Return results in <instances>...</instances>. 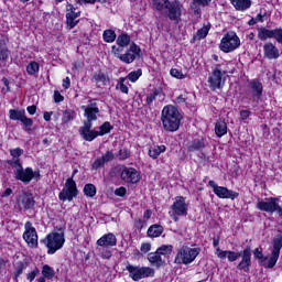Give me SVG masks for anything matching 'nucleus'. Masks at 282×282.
<instances>
[{"instance_id": "obj_1", "label": "nucleus", "mask_w": 282, "mask_h": 282, "mask_svg": "<svg viewBox=\"0 0 282 282\" xmlns=\"http://www.w3.org/2000/svg\"><path fill=\"white\" fill-rule=\"evenodd\" d=\"M216 256L218 259H228L229 263H234L240 257L241 260L237 265V270H243L245 272H250V267L252 265V249L247 247L242 251H230V250H221L219 248L216 249Z\"/></svg>"}, {"instance_id": "obj_2", "label": "nucleus", "mask_w": 282, "mask_h": 282, "mask_svg": "<svg viewBox=\"0 0 282 282\" xmlns=\"http://www.w3.org/2000/svg\"><path fill=\"white\" fill-rule=\"evenodd\" d=\"M161 121L164 131L175 133L180 129L182 113H180V110L175 106H165L161 113Z\"/></svg>"}, {"instance_id": "obj_3", "label": "nucleus", "mask_w": 282, "mask_h": 282, "mask_svg": "<svg viewBox=\"0 0 282 282\" xmlns=\"http://www.w3.org/2000/svg\"><path fill=\"white\" fill-rule=\"evenodd\" d=\"M84 116L87 119L84 121V126L79 128V135L83 138L86 133H89V129L94 127L91 122L98 120V113H100V108H98V102L96 99L89 101L87 106H82Z\"/></svg>"}, {"instance_id": "obj_4", "label": "nucleus", "mask_w": 282, "mask_h": 282, "mask_svg": "<svg viewBox=\"0 0 282 282\" xmlns=\"http://www.w3.org/2000/svg\"><path fill=\"white\" fill-rule=\"evenodd\" d=\"M47 248V254H55L57 250H61L65 246L64 232H51L45 239L41 240Z\"/></svg>"}, {"instance_id": "obj_5", "label": "nucleus", "mask_w": 282, "mask_h": 282, "mask_svg": "<svg viewBox=\"0 0 282 282\" xmlns=\"http://www.w3.org/2000/svg\"><path fill=\"white\" fill-rule=\"evenodd\" d=\"M241 45V40H239V36L237 33L230 31L227 34L224 35L220 42V50L221 52H225V54H228L230 52H235Z\"/></svg>"}, {"instance_id": "obj_6", "label": "nucleus", "mask_w": 282, "mask_h": 282, "mask_svg": "<svg viewBox=\"0 0 282 282\" xmlns=\"http://www.w3.org/2000/svg\"><path fill=\"white\" fill-rule=\"evenodd\" d=\"M126 270L129 271V276L132 281L148 279V276H153L155 274V270L151 267H134L133 264H128Z\"/></svg>"}, {"instance_id": "obj_7", "label": "nucleus", "mask_w": 282, "mask_h": 282, "mask_svg": "<svg viewBox=\"0 0 282 282\" xmlns=\"http://www.w3.org/2000/svg\"><path fill=\"white\" fill-rule=\"evenodd\" d=\"M199 252V248L182 247L177 252L174 262L180 264L183 263L185 265L193 263L194 259H197Z\"/></svg>"}, {"instance_id": "obj_8", "label": "nucleus", "mask_w": 282, "mask_h": 282, "mask_svg": "<svg viewBox=\"0 0 282 282\" xmlns=\"http://www.w3.org/2000/svg\"><path fill=\"white\" fill-rule=\"evenodd\" d=\"M170 215L175 221H178L180 218L177 217H186L188 215V205L186 204V198L183 196H177L171 206Z\"/></svg>"}, {"instance_id": "obj_9", "label": "nucleus", "mask_w": 282, "mask_h": 282, "mask_svg": "<svg viewBox=\"0 0 282 282\" xmlns=\"http://www.w3.org/2000/svg\"><path fill=\"white\" fill-rule=\"evenodd\" d=\"M15 180L30 184L32 180H41V172L32 170V167L23 169V165L19 170H14Z\"/></svg>"}, {"instance_id": "obj_10", "label": "nucleus", "mask_w": 282, "mask_h": 282, "mask_svg": "<svg viewBox=\"0 0 282 282\" xmlns=\"http://www.w3.org/2000/svg\"><path fill=\"white\" fill-rule=\"evenodd\" d=\"M78 195V188L73 177L68 178L58 197L61 202H72Z\"/></svg>"}, {"instance_id": "obj_11", "label": "nucleus", "mask_w": 282, "mask_h": 282, "mask_svg": "<svg viewBox=\"0 0 282 282\" xmlns=\"http://www.w3.org/2000/svg\"><path fill=\"white\" fill-rule=\"evenodd\" d=\"M9 118H10V120H19L20 122H22V124L24 127V131H32L34 120H32V118H28V116H25V109H22V110L11 109V110H9Z\"/></svg>"}, {"instance_id": "obj_12", "label": "nucleus", "mask_w": 282, "mask_h": 282, "mask_svg": "<svg viewBox=\"0 0 282 282\" xmlns=\"http://www.w3.org/2000/svg\"><path fill=\"white\" fill-rule=\"evenodd\" d=\"M111 129H113V126H111L109 121H106L99 127V131L89 129L82 138L86 142H94L98 135H107V133H111Z\"/></svg>"}, {"instance_id": "obj_13", "label": "nucleus", "mask_w": 282, "mask_h": 282, "mask_svg": "<svg viewBox=\"0 0 282 282\" xmlns=\"http://www.w3.org/2000/svg\"><path fill=\"white\" fill-rule=\"evenodd\" d=\"M25 231L23 234V239L31 248H36L39 246V235L36 234V228L32 226V223L26 221L24 225Z\"/></svg>"}, {"instance_id": "obj_14", "label": "nucleus", "mask_w": 282, "mask_h": 282, "mask_svg": "<svg viewBox=\"0 0 282 282\" xmlns=\"http://www.w3.org/2000/svg\"><path fill=\"white\" fill-rule=\"evenodd\" d=\"M163 14L167 17L170 21H176L178 23L180 19H182V3L177 0L170 2Z\"/></svg>"}, {"instance_id": "obj_15", "label": "nucleus", "mask_w": 282, "mask_h": 282, "mask_svg": "<svg viewBox=\"0 0 282 282\" xmlns=\"http://www.w3.org/2000/svg\"><path fill=\"white\" fill-rule=\"evenodd\" d=\"M78 17H80V10H78L74 4L67 3L66 6V23L69 30H74L78 25Z\"/></svg>"}, {"instance_id": "obj_16", "label": "nucleus", "mask_w": 282, "mask_h": 282, "mask_svg": "<svg viewBox=\"0 0 282 282\" xmlns=\"http://www.w3.org/2000/svg\"><path fill=\"white\" fill-rule=\"evenodd\" d=\"M279 198L276 197H270L265 198L264 200L261 198H258L256 207L258 210H262L263 213H276V205L279 204Z\"/></svg>"}, {"instance_id": "obj_17", "label": "nucleus", "mask_w": 282, "mask_h": 282, "mask_svg": "<svg viewBox=\"0 0 282 282\" xmlns=\"http://www.w3.org/2000/svg\"><path fill=\"white\" fill-rule=\"evenodd\" d=\"M141 50L135 45V43H132L127 51V53L117 55V58L121 61V63H126L127 65H131L133 61H135V57L140 55Z\"/></svg>"}, {"instance_id": "obj_18", "label": "nucleus", "mask_w": 282, "mask_h": 282, "mask_svg": "<svg viewBox=\"0 0 282 282\" xmlns=\"http://www.w3.org/2000/svg\"><path fill=\"white\" fill-rule=\"evenodd\" d=\"M208 83L210 88L214 90L221 89V87H224L223 73L221 68H219V65L213 69L212 75L208 77Z\"/></svg>"}, {"instance_id": "obj_19", "label": "nucleus", "mask_w": 282, "mask_h": 282, "mask_svg": "<svg viewBox=\"0 0 282 282\" xmlns=\"http://www.w3.org/2000/svg\"><path fill=\"white\" fill-rule=\"evenodd\" d=\"M121 180L127 184H138L140 182V172L133 167H124L121 172Z\"/></svg>"}, {"instance_id": "obj_20", "label": "nucleus", "mask_w": 282, "mask_h": 282, "mask_svg": "<svg viewBox=\"0 0 282 282\" xmlns=\"http://www.w3.org/2000/svg\"><path fill=\"white\" fill-rule=\"evenodd\" d=\"M34 196L31 193H23L18 198V206L22 208V210H30V208H34Z\"/></svg>"}, {"instance_id": "obj_21", "label": "nucleus", "mask_w": 282, "mask_h": 282, "mask_svg": "<svg viewBox=\"0 0 282 282\" xmlns=\"http://www.w3.org/2000/svg\"><path fill=\"white\" fill-rule=\"evenodd\" d=\"M249 91L251 93L252 98L261 100L263 96V84L259 79H252L249 82Z\"/></svg>"}, {"instance_id": "obj_22", "label": "nucleus", "mask_w": 282, "mask_h": 282, "mask_svg": "<svg viewBox=\"0 0 282 282\" xmlns=\"http://www.w3.org/2000/svg\"><path fill=\"white\" fill-rule=\"evenodd\" d=\"M117 243L118 238H116V235L111 232L104 235L97 240V246H100V248H113Z\"/></svg>"}, {"instance_id": "obj_23", "label": "nucleus", "mask_w": 282, "mask_h": 282, "mask_svg": "<svg viewBox=\"0 0 282 282\" xmlns=\"http://www.w3.org/2000/svg\"><path fill=\"white\" fill-rule=\"evenodd\" d=\"M214 193L220 199H237V197H239V193L224 186L216 187V192Z\"/></svg>"}, {"instance_id": "obj_24", "label": "nucleus", "mask_w": 282, "mask_h": 282, "mask_svg": "<svg viewBox=\"0 0 282 282\" xmlns=\"http://www.w3.org/2000/svg\"><path fill=\"white\" fill-rule=\"evenodd\" d=\"M113 160V152L107 151L101 158H98L95 160V162L91 164L93 171H99V169H102L107 162H111Z\"/></svg>"}, {"instance_id": "obj_25", "label": "nucleus", "mask_w": 282, "mask_h": 282, "mask_svg": "<svg viewBox=\"0 0 282 282\" xmlns=\"http://www.w3.org/2000/svg\"><path fill=\"white\" fill-rule=\"evenodd\" d=\"M263 52L265 58H268L269 61H276V58L281 56V54L279 53V48L270 42L263 45Z\"/></svg>"}, {"instance_id": "obj_26", "label": "nucleus", "mask_w": 282, "mask_h": 282, "mask_svg": "<svg viewBox=\"0 0 282 282\" xmlns=\"http://www.w3.org/2000/svg\"><path fill=\"white\" fill-rule=\"evenodd\" d=\"M213 0H192L189 8L193 10L195 17H202V8H208Z\"/></svg>"}, {"instance_id": "obj_27", "label": "nucleus", "mask_w": 282, "mask_h": 282, "mask_svg": "<svg viewBox=\"0 0 282 282\" xmlns=\"http://www.w3.org/2000/svg\"><path fill=\"white\" fill-rule=\"evenodd\" d=\"M208 145V141L204 138L194 139L188 145L187 151L195 153V151H203Z\"/></svg>"}, {"instance_id": "obj_28", "label": "nucleus", "mask_w": 282, "mask_h": 282, "mask_svg": "<svg viewBox=\"0 0 282 282\" xmlns=\"http://www.w3.org/2000/svg\"><path fill=\"white\" fill-rule=\"evenodd\" d=\"M26 268H30V261L28 259H24L23 261H18L15 263L13 273L14 281H19V276L23 274V271L26 270Z\"/></svg>"}, {"instance_id": "obj_29", "label": "nucleus", "mask_w": 282, "mask_h": 282, "mask_svg": "<svg viewBox=\"0 0 282 282\" xmlns=\"http://www.w3.org/2000/svg\"><path fill=\"white\" fill-rule=\"evenodd\" d=\"M148 261L151 263V265H154V268H162V265H164V260L158 251L150 252L148 254Z\"/></svg>"}, {"instance_id": "obj_30", "label": "nucleus", "mask_w": 282, "mask_h": 282, "mask_svg": "<svg viewBox=\"0 0 282 282\" xmlns=\"http://www.w3.org/2000/svg\"><path fill=\"white\" fill-rule=\"evenodd\" d=\"M231 4L236 10H239L240 12H245V10H249V8L252 6L251 0H231Z\"/></svg>"}, {"instance_id": "obj_31", "label": "nucleus", "mask_w": 282, "mask_h": 282, "mask_svg": "<svg viewBox=\"0 0 282 282\" xmlns=\"http://www.w3.org/2000/svg\"><path fill=\"white\" fill-rule=\"evenodd\" d=\"M152 3L155 10L161 12V14H164L165 10L169 9V6H171V1L169 0H153Z\"/></svg>"}, {"instance_id": "obj_32", "label": "nucleus", "mask_w": 282, "mask_h": 282, "mask_svg": "<svg viewBox=\"0 0 282 282\" xmlns=\"http://www.w3.org/2000/svg\"><path fill=\"white\" fill-rule=\"evenodd\" d=\"M215 133L218 138H223V135H226L228 133V126L225 123V121L216 122Z\"/></svg>"}, {"instance_id": "obj_33", "label": "nucleus", "mask_w": 282, "mask_h": 282, "mask_svg": "<svg viewBox=\"0 0 282 282\" xmlns=\"http://www.w3.org/2000/svg\"><path fill=\"white\" fill-rule=\"evenodd\" d=\"M164 232V227L162 225H152L148 229V236L155 238L160 237Z\"/></svg>"}, {"instance_id": "obj_34", "label": "nucleus", "mask_w": 282, "mask_h": 282, "mask_svg": "<svg viewBox=\"0 0 282 282\" xmlns=\"http://www.w3.org/2000/svg\"><path fill=\"white\" fill-rule=\"evenodd\" d=\"M166 151V145H156L149 150V155L153 160H158L160 158L161 153H164Z\"/></svg>"}, {"instance_id": "obj_35", "label": "nucleus", "mask_w": 282, "mask_h": 282, "mask_svg": "<svg viewBox=\"0 0 282 282\" xmlns=\"http://www.w3.org/2000/svg\"><path fill=\"white\" fill-rule=\"evenodd\" d=\"M95 83H101V85H107L109 84V75L102 73V72H97L93 76Z\"/></svg>"}, {"instance_id": "obj_36", "label": "nucleus", "mask_w": 282, "mask_h": 282, "mask_svg": "<svg viewBox=\"0 0 282 282\" xmlns=\"http://www.w3.org/2000/svg\"><path fill=\"white\" fill-rule=\"evenodd\" d=\"M116 37H117L116 31L111 29H107L102 33V39L105 43H113L116 41Z\"/></svg>"}, {"instance_id": "obj_37", "label": "nucleus", "mask_w": 282, "mask_h": 282, "mask_svg": "<svg viewBox=\"0 0 282 282\" xmlns=\"http://www.w3.org/2000/svg\"><path fill=\"white\" fill-rule=\"evenodd\" d=\"M208 32H210V26L208 25L203 26L194 35L193 37L194 41H202V39H206V36H208Z\"/></svg>"}, {"instance_id": "obj_38", "label": "nucleus", "mask_w": 282, "mask_h": 282, "mask_svg": "<svg viewBox=\"0 0 282 282\" xmlns=\"http://www.w3.org/2000/svg\"><path fill=\"white\" fill-rule=\"evenodd\" d=\"M258 39L260 41H268V39H272V30L265 28L258 29Z\"/></svg>"}, {"instance_id": "obj_39", "label": "nucleus", "mask_w": 282, "mask_h": 282, "mask_svg": "<svg viewBox=\"0 0 282 282\" xmlns=\"http://www.w3.org/2000/svg\"><path fill=\"white\" fill-rule=\"evenodd\" d=\"M130 43L131 36H129V34L127 33H122L117 37V45H119V47H127V45H129Z\"/></svg>"}, {"instance_id": "obj_40", "label": "nucleus", "mask_w": 282, "mask_h": 282, "mask_svg": "<svg viewBox=\"0 0 282 282\" xmlns=\"http://www.w3.org/2000/svg\"><path fill=\"white\" fill-rule=\"evenodd\" d=\"M281 248H282V235H278L273 239V249L272 252L274 254H281Z\"/></svg>"}, {"instance_id": "obj_41", "label": "nucleus", "mask_w": 282, "mask_h": 282, "mask_svg": "<svg viewBox=\"0 0 282 282\" xmlns=\"http://www.w3.org/2000/svg\"><path fill=\"white\" fill-rule=\"evenodd\" d=\"M76 118V111L74 110H64L63 111V117H62V122L63 124H68V122H72Z\"/></svg>"}, {"instance_id": "obj_42", "label": "nucleus", "mask_w": 282, "mask_h": 282, "mask_svg": "<svg viewBox=\"0 0 282 282\" xmlns=\"http://www.w3.org/2000/svg\"><path fill=\"white\" fill-rule=\"evenodd\" d=\"M56 272L54 271V269L52 267H50L48 264H44L42 268V276H44L45 279L52 280L53 276H55Z\"/></svg>"}, {"instance_id": "obj_43", "label": "nucleus", "mask_w": 282, "mask_h": 282, "mask_svg": "<svg viewBox=\"0 0 282 282\" xmlns=\"http://www.w3.org/2000/svg\"><path fill=\"white\" fill-rule=\"evenodd\" d=\"M10 58V51L3 41H0V61H8Z\"/></svg>"}, {"instance_id": "obj_44", "label": "nucleus", "mask_w": 282, "mask_h": 282, "mask_svg": "<svg viewBox=\"0 0 282 282\" xmlns=\"http://www.w3.org/2000/svg\"><path fill=\"white\" fill-rule=\"evenodd\" d=\"M84 193L87 197H96V185L88 183L84 186Z\"/></svg>"}, {"instance_id": "obj_45", "label": "nucleus", "mask_w": 282, "mask_h": 282, "mask_svg": "<svg viewBox=\"0 0 282 282\" xmlns=\"http://www.w3.org/2000/svg\"><path fill=\"white\" fill-rule=\"evenodd\" d=\"M156 252L161 256L171 254L173 252V245H162L156 249Z\"/></svg>"}, {"instance_id": "obj_46", "label": "nucleus", "mask_w": 282, "mask_h": 282, "mask_svg": "<svg viewBox=\"0 0 282 282\" xmlns=\"http://www.w3.org/2000/svg\"><path fill=\"white\" fill-rule=\"evenodd\" d=\"M39 69H40V66L36 62H31L26 66V72H28L29 76H34V74H39Z\"/></svg>"}, {"instance_id": "obj_47", "label": "nucleus", "mask_w": 282, "mask_h": 282, "mask_svg": "<svg viewBox=\"0 0 282 282\" xmlns=\"http://www.w3.org/2000/svg\"><path fill=\"white\" fill-rule=\"evenodd\" d=\"M160 94H162L160 89H153L152 93L147 96V105H153V101L155 98H158V96H160Z\"/></svg>"}, {"instance_id": "obj_48", "label": "nucleus", "mask_w": 282, "mask_h": 282, "mask_svg": "<svg viewBox=\"0 0 282 282\" xmlns=\"http://www.w3.org/2000/svg\"><path fill=\"white\" fill-rule=\"evenodd\" d=\"M276 261H279V253H271L268 264H263L264 268H274L276 265Z\"/></svg>"}, {"instance_id": "obj_49", "label": "nucleus", "mask_w": 282, "mask_h": 282, "mask_svg": "<svg viewBox=\"0 0 282 282\" xmlns=\"http://www.w3.org/2000/svg\"><path fill=\"white\" fill-rule=\"evenodd\" d=\"M142 76V69L133 70L130 74H128V80H131V83H135L138 78Z\"/></svg>"}, {"instance_id": "obj_50", "label": "nucleus", "mask_w": 282, "mask_h": 282, "mask_svg": "<svg viewBox=\"0 0 282 282\" xmlns=\"http://www.w3.org/2000/svg\"><path fill=\"white\" fill-rule=\"evenodd\" d=\"M99 256L101 257V259H111L112 253L111 250L106 249V247H101L98 249Z\"/></svg>"}, {"instance_id": "obj_51", "label": "nucleus", "mask_w": 282, "mask_h": 282, "mask_svg": "<svg viewBox=\"0 0 282 282\" xmlns=\"http://www.w3.org/2000/svg\"><path fill=\"white\" fill-rule=\"evenodd\" d=\"M7 164L12 166V169H14V171H19V167L23 166L21 164V160L20 159H14V158L12 160L7 161Z\"/></svg>"}, {"instance_id": "obj_52", "label": "nucleus", "mask_w": 282, "mask_h": 282, "mask_svg": "<svg viewBox=\"0 0 282 282\" xmlns=\"http://www.w3.org/2000/svg\"><path fill=\"white\" fill-rule=\"evenodd\" d=\"M126 78H120L119 83L117 84V89H120L122 94H129V87L124 85Z\"/></svg>"}, {"instance_id": "obj_53", "label": "nucleus", "mask_w": 282, "mask_h": 282, "mask_svg": "<svg viewBox=\"0 0 282 282\" xmlns=\"http://www.w3.org/2000/svg\"><path fill=\"white\" fill-rule=\"evenodd\" d=\"M272 39H275L282 45V29L272 30Z\"/></svg>"}, {"instance_id": "obj_54", "label": "nucleus", "mask_w": 282, "mask_h": 282, "mask_svg": "<svg viewBox=\"0 0 282 282\" xmlns=\"http://www.w3.org/2000/svg\"><path fill=\"white\" fill-rule=\"evenodd\" d=\"M170 74H171V76H173V78H178L180 80L186 78V75H183V74L181 73V70L177 69V68H172V69L170 70Z\"/></svg>"}, {"instance_id": "obj_55", "label": "nucleus", "mask_w": 282, "mask_h": 282, "mask_svg": "<svg viewBox=\"0 0 282 282\" xmlns=\"http://www.w3.org/2000/svg\"><path fill=\"white\" fill-rule=\"evenodd\" d=\"M39 274H41V271L39 268H34L33 271L26 274V279L28 281L32 282L34 279H36V276H39Z\"/></svg>"}, {"instance_id": "obj_56", "label": "nucleus", "mask_w": 282, "mask_h": 282, "mask_svg": "<svg viewBox=\"0 0 282 282\" xmlns=\"http://www.w3.org/2000/svg\"><path fill=\"white\" fill-rule=\"evenodd\" d=\"M118 158L119 160H129V158H131V152L127 149L119 150Z\"/></svg>"}, {"instance_id": "obj_57", "label": "nucleus", "mask_w": 282, "mask_h": 282, "mask_svg": "<svg viewBox=\"0 0 282 282\" xmlns=\"http://www.w3.org/2000/svg\"><path fill=\"white\" fill-rule=\"evenodd\" d=\"M10 155H12L14 159H19L21 155H23V150L21 148L12 149L10 150Z\"/></svg>"}, {"instance_id": "obj_58", "label": "nucleus", "mask_w": 282, "mask_h": 282, "mask_svg": "<svg viewBox=\"0 0 282 282\" xmlns=\"http://www.w3.org/2000/svg\"><path fill=\"white\" fill-rule=\"evenodd\" d=\"M115 195H117V197H124V195H127V187H119L115 191Z\"/></svg>"}, {"instance_id": "obj_59", "label": "nucleus", "mask_w": 282, "mask_h": 282, "mask_svg": "<svg viewBox=\"0 0 282 282\" xmlns=\"http://www.w3.org/2000/svg\"><path fill=\"white\" fill-rule=\"evenodd\" d=\"M140 250L141 252H144L147 254V252H150L151 250V243L149 242L142 243Z\"/></svg>"}, {"instance_id": "obj_60", "label": "nucleus", "mask_w": 282, "mask_h": 282, "mask_svg": "<svg viewBox=\"0 0 282 282\" xmlns=\"http://www.w3.org/2000/svg\"><path fill=\"white\" fill-rule=\"evenodd\" d=\"M240 118L241 120H248V118H250V110H241Z\"/></svg>"}, {"instance_id": "obj_61", "label": "nucleus", "mask_w": 282, "mask_h": 282, "mask_svg": "<svg viewBox=\"0 0 282 282\" xmlns=\"http://www.w3.org/2000/svg\"><path fill=\"white\" fill-rule=\"evenodd\" d=\"M54 98H55V102H63V100L65 99L63 95H61V93L58 91L54 93Z\"/></svg>"}, {"instance_id": "obj_62", "label": "nucleus", "mask_w": 282, "mask_h": 282, "mask_svg": "<svg viewBox=\"0 0 282 282\" xmlns=\"http://www.w3.org/2000/svg\"><path fill=\"white\" fill-rule=\"evenodd\" d=\"M26 111H28V113H30V116H34V113H36V106L35 105L29 106L26 108Z\"/></svg>"}, {"instance_id": "obj_63", "label": "nucleus", "mask_w": 282, "mask_h": 282, "mask_svg": "<svg viewBox=\"0 0 282 282\" xmlns=\"http://www.w3.org/2000/svg\"><path fill=\"white\" fill-rule=\"evenodd\" d=\"M70 85H72V82H70L69 77H66V78L63 80V87H64V89H69Z\"/></svg>"}, {"instance_id": "obj_64", "label": "nucleus", "mask_w": 282, "mask_h": 282, "mask_svg": "<svg viewBox=\"0 0 282 282\" xmlns=\"http://www.w3.org/2000/svg\"><path fill=\"white\" fill-rule=\"evenodd\" d=\"M253 254L257 257V259H263V252H261L259 248L254 249Z\"/></svg>"}]
</instances>
